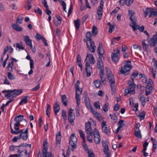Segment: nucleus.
<instances>
[{
    "instance_id": "obj_1",
    "label": "nucleus",
    "mask_w": 157,
    "mask_h": 157,
    "mask_svg": "<svg viewBox=\"0 0 157 157\" xmlns=\"http://www.w3.org/2000/svg\"><path fill=\"white\" fill-rule=\"evenodd\" d=\"M3 93L6 92L8 93L5 94V96L7 97V99H8L11 97L15 98L18 95H20L22 93V90L21 89L13 90H5L2 91Z\"/></svg>"
},
{
    "instance_id": "obj_10",
    "label": "nucleus",
    "mask_w": 157,
    "mask_h": 157,
    "mask_svg": "<svg viewBox=\"0 0 157 157\" xmlns=\"http://www.w3.org/2000/svg\"><path fill=\"white\" fill-rule=\"evenodd\" d=\"M87 47L89 50L91 52L94 53L95 51V49L96 48L95 45L93 41H89V44L87 42H86Z\"/></svg>"
},
{
    "instance_id": "obj_5",
    "label": "nucleus",
    "mask_w": 157,
    "mask_h": 157,
    "mask_svg": "<svg viewBox=\"0 0 157 157\" xmlns=\"http://www.w3.org/2000/svg\"><path fill=\"white\" fill-rule=\"evenodd\" d=\"M74 110L71 108L68 111V119L70 124L73 126L74 125V121L75 119V116L73 112Z\"/></svg>"
},
{
    "instance_id": "obj_35",
    "label": "nucleus",
    "mask_w": 157,
    "mask_h": 157,
    "mask_svg": "<svg viewBox=\"0 0 157 157\" xmlns=\"http://www.w3.org/2000/svg\"><path fill=\"white\" fill-rule=\"evenodd\" d=\"M94 132H90V134H86V138L87 140L90 143L92 142L93 135Z\"/></svg>"
},
{
    "instance_id": "obj_6",
    "label": "nucleus",
    "mask_w": 157,
    "mask_h": 157,
    "mask_svg": "<svg viewBox=\"0 0 157 157\" xmlns=\"http://www.w3.org/2000/svg\"><path fill=\"white\" fill-rule=\"evenodd\" d=\"M94 135L95 142L97 144H99L100 142L101 138L99 133L96 128H95L94 130Z\"/></svg>"
},
{
    "instance_id": "obj_59",
    "label": "nucleus",
    "mask_w": 157,
    "mask_h": 157,
    "mask_svg": "<svg viewBox=\"0 0 157 157\" xmlns=\"http://www.w3.org/2000/svg\"><path fill=\"white\" fill-rule=\"evenodd\" d=\"M128 15L129 17H130L129 18H131L132 17L134 16L135 13L134 12H133L132 10H129L128 11Z\"/></svg>"
},
{
    "instance_id": "obj_18",
    "label": "nucleus",
    "mask_w": 157,
    "mask_h": 157,
    "mask_svg": "<svg viewBox=\"0 0 157 157\" xmlns=\"http://www.w3.org/2000/svg\"><path fill=\"white\" fill-rule=\"evenodd\" d=\"M24 116L22 115H19L16 116L14 118V120L16 121L15 123H19L20 124V122L23 119Z\"/></svg>"
},
{
    "instance_id": "obj_13",
    "label": "nucleus",
    "mask_w": 157,
    "mask_h": 157,
    "mask_svg": "<svg viewBox=\"0 0 157 157\" xmlns=\"http://www.w3.org/2000/svg\"><path fill=\"white\" fill-rule=\"evenodd\" d=\"M129 19L132 21V23L133 24L132 25L130 24V25L133 28V31H135L136 30L137 27L139 26L138 25H136V22L137 21L136 18L135 16H134L132 17H131V18Z\"/></svg>"
},
{
    "instance_id": "obj_42",
    "label": "nucleus",
    "mask_w": 157,
    "mask_h": 157,
    "mask_svg": "<svg viewBox=\"0 0 157 157\" xmlns=\"http://www.w3.org/2000/svg\"><path fill=\"white\" fill-rule=\"evenodd\" d=\"M86 37L88 41H93L92 40V36L90 32H88L86 34Z\"/></svg>"
},
{
    "instance_id": "obj_7",
    "label": "nucleus",
    "mask_w": 157,
    "mask_h": 157,
    "mask_svg": "<svg viewBox=\"0 0 157 157\" xmlns=\"http://www.w3.org/2000/svg\"><path fill=\"white\" fill-rule=\"evenodd\" d=\"M105 0H101L100 3V5L97 8V14L98 15V20H100L101 19V17L102 15V9L103 7V4L104 3V2Z\"/></svg>"
},
{
    "instance_id": "obj_12",
    "label": "nucleus",
    "mask_w": 157,
    "mask_h": 157,
    "mask_svg": "<svg viewBox=\"0 0 157 157\" xmlns=\"http://www.w3.org/2000/svg\"><path fill=\"white\" fill-rule=\"evenodd\" d=\"M85 131L86 134H90V132H94L91 127V124L90 121H87L85 124Z\"/></svg>"
},
{
    "instance_id": "obj_24",
    "label": "nucleus",
    "mask_w": 157,
    "mask_h": 157,
    "mask_svg": "<svg viewBox=\"0 0 157 157\" xmlns=\"http://www.w3.org/2000/svg\"><path fill=\"white\" fill-rule=\"evenodd\" d=\"M62 102L63 104L65 106L67 105V99L65 94L61 96Z\"/></svg>"
},
{
    "instance_id": "obj_56",
    "label": "nucleus",
    "mask_w": 157,
    "mask_h": 157,
    "mask_svg": "<svg viewBox=\"0 0 157 157\" xmlns=\"http://www.w3.org/2000/svg\"><path fill=\"white\" fill-rule=\"evenodd\" d=\"M154 9L152 8V9L150 11V13L148 17H151L152 15L153 16H156V12L154 11Z\"/></svg>"
},
{
    "instance_id": "obj_26",
    "label": "nucleus",
    "mask_w": 157,
    "mask_h": 157,
    "mask_svg": "<svg viewBox=\"0 0 157 157\" xmlns=\"http://www.w3.org/2000/svg\"><path fill=\"white\" fill-rule=\"evenodd\" d=\"M151 140L153 143V148H152V151H154V150H155L157 147V141H156L155 140L154 138L152 137H151Z\"/></svg>"
},
{
    "instance_id": "obj_11",
    "label": "nucleus",
    "mask_w": 157,
    "mask_h": 157,
    "mask_svg": "<svg viewBox=\"0 0 157 157\" xmlns=\"http://www.w3.org/2000/svg\"><path fill=\"white\" fill-rule=\"evenodd\" d=\"M104 57H101L100 56H99L98 59L97 67L98 69L100 71L101 70H104L103 64L102 60V59H104Z\"/></svg>"
},
{
    "instance_id": "obj_15",
    "label": "nucleus",
    "mask_w": 157,
    "mask_h": 157,
    "mask_svg": "<svg viewBox=\"0 0 157 157\" xmlns=\"http://www.w3.org/2000/svg\"><path fill=\"white\" fill-rule=\"evenodd\" d=\"M104 72V70H101L100 71L99 75L102 84L105 85L106 84V82L105 81V76Z\"/></svg>"
},
{
    "instance_id": "obj_9",
    "label": "nucleus",
    "mask_w": 157,
    "mask_h": 157,
    "mask_svg": "<svg viewBox=\"0 0 157 157\" xmlns=\"http://www.w3.org/2000/svg\"><path fill=\"white\" fill-rule=\"evenodd\" d=\"M120 51L119 50H114V52L111 54V58L113 61L117 63L119 60L118 57L120 56Z\"/></svg>"
},
{
    "instance_id": "obj_43",
    "label": "nucleus",
    "mask_w": 157,
    "mask_h": 157,
    "mask_svg": "<svg viewBox=\"0 0 157 157\" xmlns=\"http://www.w3.org/2000/svg\"><path fill=\"white\" fill-rule=\"evenodd\" d=\"M94 85L96 88H99L100 85H101V82L99 79H97L94 82Z\"/></svg>"
},
{
    "instance_id": "obj_17",
    "label": "nucleus",
    "mask_w": 157,
    "mask_h": 157,
    "mask_svg": "<svg viewBox=\"0 0 157 157\" xmlns=\"http://www.w3.org/2000/svg\"><path fill=\"white\" fill-rule=\"evenodd\" d=\"M53 108L54 110L55 114L57 115L60 109L59 102L57 101L55 103L54 106Z\"/></svg>"
},
{
    "instance_id": "obj_19",
    "label": "nucleus",
    "mask_w": 157,
    "mask_h": 157,
    "mask_svg": "<svg viewBox=\"0 0 157 157\" xmlns=\"http://www.w3.org/2000/svg\"><path fill=\"white\" fill-rule=\"evenodd\" d=\"M48 150L47 149H44L42 150V152L43 154V157H51L52 153L51 152H48Z\"/></svg>"
},
{
    "instance_id": "obj_8",
    "label": "nucleus",
    "mask_w": 157,
    "mask_h": 157,
    "mask_svg": "<svg viewBox=\"0 0 157 157\" xmlns=\"http://www.w3.org/2000/svg\"><path fill=\"white\" fill-rule=\"evenodd\" d=\"M157 42V33L153 35L152 37L148 41V44L151 47L155 46Z\"/></svg>"
},
{
    "instance_id": "obj_47",
    "label": "nucleus",
    "mask_w": 157,
    "mask_h": 157,
    "mask_svg": "<svg viewBox=\"0 0 157 157\" xmlns=\"http://www.w3.org/2000/svg\"><path fill=\"white\" fill-rule=\"evenodd\" d=\"M152 9V8H147L145 9L146 11L144 12V17H146L148 13H150V11H151V10Z\"/></svg>"
},
{
    "instance_id": "obj_57",
    "label": "nucleus",
    "mask_w": 157,
    "mask_h": 157,
    "mask_svg": "<svg viewBox=\"0 0 157 157\" xmlns=\"http://www.w3.org/2000/svg\"><path fill=\"white\" fill-rule=\"evenodd\" d=\"M75 109L76 110V116L77 117H78L80 116L79 111L80 109L79 106H77V105H76V108Z\"/></svg>"
},
{
    "instance_id": "obj_31",
    "label": "nucleus",
    "mask_w": 157,
    "mask_h": 157,
    "mask_svg": "<svg viewBox=\"0 0 157 157\" xmlns=\"http://www.w3.org/2000/svg\"><path fill=\"white\" fill-rule=\"evenodd\" d=\"M28 98V96H24L23 98L21 99V101L19 103V105H22L23 103H27L28 102L27 98Z\"/></svg>"
},
{
    "instance_id": "obj_20",
    "label": "nucleus",
    "mask_w": 157,
    "mask_h": 157,
    "mask_svg": "<svg viewBox=\"0 0 157 157\" xmlns=\"http://www.w3.org/2000/svg\"><path fill=\"white\" fill-rule=\"evenodd\" d=\"M88 57L91 64H94L95 62V59L93 56V55L90 53H87L86 58Z\"/></svg>"
},
{
    "instance_id": "obj_54",
    "label": "nucleus",
    "mask_w": 157,
    "mask_h": 157,
    "mask_svg": "<svg viewBox=\"0 0 157 157\" xmlns=\"http://www.w3.org/2000/svg\"><path fill=\"white\" fill-rule=\"evenodd\" d=\"M12 124V122L11 121L10 123V128L11 130V132L12 134H14L15 135H17L19 133V132L18 131H14L13 130V129L12 128V127H11V124Z\"/></svg>"
},
{
    "instance_id": "obj_4",
    "label": "nucleus",
    "mask_w": 157,
    "mask_h": 157,
    "mask_svg": "<svg viewBox=\"0 0 157 157\" xmlns=\"http://www.w3.org/2000/svg\"><path fill=\"white\" fill-rule=\"evenodd\" d=\"M77 139L74 133H72L69 140V144L71 146V150L73 151L77 147Z\"/></svg>"
},
{
    "instance_id": "obj_49",
    "label": "nucleus",
    "mask_w": 157,
    "mask_h": 157,
    "mask_svg": "<svg viewBox=\"0 0 157 157\" xmlns=\"http://www.w3.org/2000/svg\"><path fill=\"white\" fill-rule=\"evenodd\" d=\"M62 116L64 119V121H66L67 120V116L66 115V111L65 110L62 111Z\"/></svg>"
},
{
    "instance_id": "obj_48",
    "label": "nucleus",
    "mask_w": 157,
    "mask_h": 157,
    "mask_svg": "<svg viewBox=\"0 0 157 157\" xmlns=\"http://www.w3.org/2000/svg\"><path fill=\"white\" fill-rule=\"evenodd\" d=\"M13 62L11 61V62H10L7 66V68L10 71H13Z\"/></svg>"
},
{
    "instance_id": "obj_45",
    "label": "nucleus",
    "mask_w": 157,
    "mask_h": 157,
    "mask_svg": "<svg viewBox=\"0 0 157 157\" xmlns=\"http://www.w3.org/2000/svg\"><path fill=\"white\" fill-rule=\"evenodd\" d=\"M138 73L137 71L133 72L131 76V78L132 79V81H134L135 78L138 75Z\"/></svg>"
},
{
    "instance_id": "obj_32",
    "label": "nucleus",
    "mask_w": 157,
    "mask_h": 157,
    "mask_svg": "<svg viewBox=\"0 0 157 157\" xmlns=\"http://www.w3.org/2000/svg\"><path fill=\"white\" fill-rule=\"evenodd\" d=\"M86 73L87 76L89 77L91 75V73L92 72V69L91 67H86Z\"/></svg>"
},
{
    "instance_id": "obj_34",
    "label": "nucleus",
    "mask_w": 157,
    "mask_h": 157,
    "mask_svg": "<svg viewBox=\"0 0 157 157\" xmlns=\"http://www.w3.org/2000/svg\"><path fill=\"white\" fill-rule=\"evenodd\" d=\"M110 86L111 88L112 91V94L113 95L115 92L116 91V87H115V82H113V83L112 82L110 83Z\"/></svg>"
},
{
    "instance_id": "obj_29",
    "label": "nucleus",
    "mask_w": 157,
    "mask_h": 157,
    "mask_svg": "<svg viewBox=\"0 0 157 157\" xmlns=\"http://www.w3.org/2000/svg\"><path fill=\"white\" fill-rule=\"evenodd\" d=\"M103 151L104 154L106 155L105 157H111V152L109 148L107 149H104Z\"/></svg>"
},
{
    "instance_id": "obj_27",
    "label": "nucleus",
    "mask_w": 157,
    "mask_h": 157,
    "mask_svg": "<svg viewBox=\"0 0 157 157\" xmlns=\"http://www.w3.org/2000/svg\"><path fill=\"white\" fill-rule=\"evenodd\" d=\"M152 86H146L145 95L146 96H147L150 94L152 92Z\"/></svg>"
},
{
    "instance_id": "obj_58",
    "label": "nucleus",
    "mask_w": 157,
    "mask_h": 157,
    "mask_svg": "<svg viewBox=\"0 0 157 157\" xmlns=\"http://www.w3.org/2000/svg\"><path fill=\"white\" fill-rule=\"evenodd\" d=\"M108 103H106L104 105L103 107V109L105 112H107L108 110Z\"/></svg>"
},
{
    "instance_id": "obj_60",
    "label": "nucleus",
    "mask_w": 157,
    "mask_h": 157,
    "mask_svg": "<svg viewBox=\"0 0 157 157\" xmlns=\"http://www.w3.org/2000/svg\"><path fill=\"white\" fill-rule=\"evenodd\" d=\"M34 11L35 13H37L41 15L42 13L41 10L38 7H36L34 9Z\"/></svg>"
},
{
    "instance_id": "obj_39",
    "label": "nucleus",
    "mask_w": 157,
    "mask_h": 157,
    "mask_svg": "<svg viewBox=\"0 0 157 157\" xmlns=\"http://www.w3.org/2000/svg\"><path fill=\"white\" fill-rule=\"evenodd\" d=\"M76 29H78L80 25V21L79 19L74 21Z\"/></svg>"
},
{
    "instance_id": "obj_62",
    "label": "nucleus",
    "mask_w": 157,
    "mask_h": 157,
    "mask_svg": "<svg viewBox=\"0 0 157 157\" xmlns=\"http://www.w3.org/2000/svg\"><path fill=\"white\" fill-rule=\"evenodd\" d=\"M47 144H48L46 140L44 141L43 149H47V150L48 149Z\"/></svg>"
},
{
    "instance_id": "obj_36",
    "label": "nucleus",
    "mask_w": 157,
    "mask_h": 157,
    "mask_svg": "<svg viewBox=\"0 0 157 157\" xmlns=\"http://www.w3.org/2000/svg\"><path fill=\"white\" fill-rule=\"evenodd\" d=\"M56 144L59 143L61 140V135L60 132H59L56 135Z\"/></svg>"
},
{
    "instance_id": "obj_44",
    "label": "nucleus",
    "mask_w": 157,
    "mask_h": 157,
    "mask_svg": "<svg viewBox=\"0 0 157 157\" xmlns=\"http://www.w3.org/2000/svg\"><path fill=\"white\" fill-rule=\"evenodd\" d=\"M102 146L104 147V149H109V147L108 145V143L106 140H102Z\"/></svg>"
},
{
    "instance_id": "obj_50",
    "label": "nucleus",
    "mask_w": 157,
    "mask_h": 157,
    "mask_svg": "<svg viewBox=\"0 0 157 157\" xmlns=\"http://www.w3.org/2000/svg\"><path fill=\"white\" fill-rule=\"evenodd\" d=\"M7 77L10 80H14L15 79V77L10 72L8 73Z\"/></svg>"
},
{
    "instance_id": "obj_63",
    "label": "nucleus",
    "mask_w": 157,
    "mask_h": 157,
    "mask_svg": "<svg viewBox=\"0 0 157 157\" xmlns=\"http://www.w3.org/2000/svg\"><path fill=\"white\" fill-rule=\"evenodd\" d=\"M82 145L83 146V147L85 149L86 152L87 153H89L90 152V151L89 150L88 147V146L86 145V144H83Z\"/></svg>"
},
{
    "instance_id": "obj_53",
    "label": "nucleus",
    "mask_w": 157,
    "mask_h": 157,
    "mask_svg": "<svg viewBox=\"0 0 157 157\" xmlns=\"http://www.w3.org/2000/svg\"><path fill=\"white\" fill-rule=\"evenodd\" d=\"M145 115V113L144 111L140 112L138 115V117H140L141 118V120H143L144 118Z\"/></svg>"
},
{
    "instance_id": "obj_52",
    "label": "nucleus",
    "mask_w": 157,
    "mask_h": 157,
    "mask_svg": "<svg viewBox=\"0 0 157 157\" xmlns=\"http://www.w3.org/2000/svg\"><path fill=\"white\" fill-rule=\"evenodd\" d=\"M35 37L36 39L38 40H40V39L42 40L44 37L41 34H39L38 33H36Z\"/></svg>"
},
{
    "instance_id": "obj_30",
    "label": "nucleus",
    "mask_w": 157,
    "mask_h": 157,
    "mask_svg": "<svg viewBox=\"0 0 157 157\" xmlns=\"http://www.w3.org/2000/svg\"><path fill=\"white\" fill-rule=\"evenodd\" d=\"M107 76L110 83L112 82L113 83V82H115V79L113 74L108 75Z\"/></svg>"
},
{
    "instance_id": "obj_33",
    "label": "nucleus",
    "mask_w": 157,
    "mask_h": 157,
    "mask_svg": "<svg viewBox=\"0 0 157 157\" xmlns=\"http://www.w3.org/2000/svg\"><path fill=\"white\" fill-rule=\"evenodd\" d=\"M138 98L140 101L141 102L142 104L144 106L145 105V99L144 96H141V95L138 96Z\"/></svg>"
},
{
    "instance_id": "obj_21",
    "label": "nucleus",
    "mask_w": 157,
    "mask_h": 157,
    "mask_svg": "<svg viewBox=\"0 0 157 157\" xmlns=\"http://www.w3.org/2000/svg\"><path fill=\"white\" fill-rule=\"evenodd\" d=\"M11 26L13 29L17 31L21 32L23 30L22 28L19 26L17 24H12Z\"/></svg>"
},
{
    "instance_id": "obj_46",
    "label": "nucleus",
    "mask_w": 157,
    "mask_h": 157,
    "mask_svg": "<svg viewBox=\"0 0 157 157\" xmlns=\"http://www.w3.org/2000/svg\"><path fill=\"white\" fill-rule=\"evenodd\" d=\"M119 2L120 3H121L122 2L123 3V5L125 4L127 6H129L130 4H132L129 2V1H128V0H120L119 1Z\"/></svg>"
},
{
    "instance_id": "obj_22",
    "label": "nucleus",
    "mask_w": 157,
    "mask_h": 157,
    "mask_svg": "<svg viewBox=\"0 0 157 157\" xmlns=\"http://www.w3.org/2000/svg\"><path fill=\"white\" fill-rule=\"evenodd\" d=\"M102 131L106 135H109L110 133V129L109 126H106L105 127L102 128Z\"/></svg>"
},
{
    "instance_id": "obj_2",
    "label": "nucleus",
    "mask_w": 157,
    "mask_h": 157,
    "mask_svg": "<svg viewBox=\"0 0 157 157\" xmlns=\"http://www.w3.org/2000/svg\"><path fill=\"white\" fill-rule=\"evenodd\" d=\"M132 67L131 65V61H126L125 63V65L121 68L120 71L121 74L126 75H128L129 74L130 70Z\"/></svg>"
},
{
    "instance_id": "obj_3",
    "label": "nucleus",
    "mask_w": 157,
    "mask_h": 157,
    "mask_svg": "<svg viewBox=\"0 0 157 157\" xmlns=\"http://www.w3.org/2000/svg\"><path fill=\"white\" fill-rule=\"evenodd\" d=\"M128 85L127 89L124 90V95H127L128 94H134L135 93V89L136 85L134 83V81H129L128 82Z\"/></svg>"
},
{
    "instance_id": "obj_55",
    "label": "nucleus",
    "mask_w": 157,
    "mask_h": 157,
    "mask_svg": "<svg viewBox=\"0 0 157 157\" xmlns=\"http://www.w3.org/2000/svg\"><path fill=\"white\" fill-rule=\"evenodd\" d=\"M124 121L123 120H121L119 121L117 124L118 126V127H119V128H121L124 126Z\"/></svg>"
},
{
    "instance_id": "obj_38",
    "label": "nucleus",
    "mask_w": 157,
    "mask_h": 157,
    "mask_svg": "<svg viewBox=\"0 0 157 157\" xmlns=\"http://www.w3.org/2000/svg\"><path fill=\"white\" fill-rule=\"evenodd\" d=\"M92 113L94 115V117L98 120H100V115L99 113L97 111L94 110L92 112Z\"/></svg>"
},
{
    "instance_id": "obj_25",
    "label": "nucleus",
    "mask_w": 157,
    "mask_h": 157,
    "mask_svg": "<svg viewBox=\"0 0 157 157\" xmlns=\"http://www.w3.org/2000/svg\"><path fill=\"white\" fill-rule=\"evenodd\" d=\"M75 99L76 101L77 106H79L80 103V97L79 94H78L77 92H75Z\"/></svg>"
},
{
    "instance_id": "obj_64",
    "label": "nucleus",
    "mask_w": 157,
    "mask_h": 157,
    "mask_svg": "<svg viewBox=\"0 0 157 157\" xmlns=\"http://www.w3.org/2000/svg\"><path fill=\"white\" fill-rule=\"evenodd\" d=\"M78 132H79L80 137L81 138H83L84 139V137H85V134L83 133V132L82 131V130L81 129H78Z\"/></svg>"
},
{
    "instance_id": "obj_14",
    "label": "nucleus",
    "mask_w": 157,
    "mask_h": 157,
    "mask_svg": "<svg viewBox=\"0 0 157 157\" xmlns=\"http://www.w3.org/2000/svg\"><path fill=\"white\" fill-rule=\"evenodd\" d=\"M97 51L99 56H100L101 57H104V50L102 45L100 43L98 48Z\"/></svg>"
},
{
    "instance_id": "obj_51",
    "label": "nucleus",
    "mask_w": 157,
    "mask_h": 157,
    "mask_svg": "<svg viewBox=\"0 0 157 157\" xmlns=\"http://www.w3.org/2000/svg\"><path fill=\"white\" fill-rule=\"evenodd\" d=\"M23 17L20 16H18L17 19L16 23L17 24H21L23 21Z\"/></svg>"
},
{
    "instance_id": "obj_16",
    "label": "nucleus",
    "mask_w": 157,
    "mask_h": 157,
    "mask_svg": "<svg viewBox=\"0 0 157 157\" xmlns=\"http://www.w3.org/2000/svg\"><path fill=\"white\" fill-rule=\"evenodd\" d=\"M24 40L25 42V44L27 46H31V44H32V40L29 39V37L28 36H23Z\"/></svg>"
},
{
    "instance_id": "obj_61",
    "label": "nucleus",
    "mask_w": 157,
    "mask_h": 157,
    "mask_svg": "<svg viewBox=\"0 0 157 157\" xmlns=\"http://www.w3.org/2000/svg\"><path fill=\"white\" fill-rule=\"evenodd\" d=\"M105 71L107 76L112 74L110 69L107 67L105 68Z\"/></svg>"
},
{
    "instance_id": "obj_37",
    "label": "nucleus",
    "mask_w": 157,
    "mask_h": 157,
    "mask_svg": "<svg viewBox=\"0 0 157 157\" xmlns=\"http://www.w3.org/2000/svg\"><path fill=\"white\" fill-rule=\"evenodd\" d=\"M92 31V35L93 36H94L97 35L98 31L97 27L95 26H93Z\"/></svg>"
},
{
    "instance_id": "obj_23",
    "label": "nucleus",
    "mask_w": 157,
    "mask_h": 157,
    "mask_svg": "<svg viewBox=\"0 0 157 157\" xmlns=\"http://www.w3.org/2000/svg\"><path fill=\"white\" fill-rule=\"evenodd\" d=\"M28 128H27L24 132V133L22 135L21 137L24 141L26 140L28 138Z\"/></svg>"
},
{
    "instance_id": "obj_28",
    "label": "nucleus",
    "mask_w": 157,
    "mask_h": 157,
    "mask_svg": "<svg viewBox=\"0 0 157 157\" xmlns=\"http://www.w3.org/2000/svg\"><path fill=\"white\" fill-rule=\"evenodd\" d=\"M77 63L78 65L82 69V66L81 63V57L79 54L77 56Z\"/></svg>"
},
{
    "instance_id": "obj_40",
    "label": "nucleus",
    "mask_w": 157,
    "mask_h": 157,
    "mask_svg": "<svg viewBox=\"0 0 157 157\" xmlns=\"http://www.w3.org/2000/svg\"><path fill=\"white\" fill-rule=\"evenodd\" d=\"M134 135L137 137L139 138H142V135L140 130H135Z\"/></svg>"
},
{
    "instance_id": "obj_41",
    "label": "nucleus",
    "mask_w": 157,
    "mask_h": 157,
    "mask_svg": "<svg viewBox=\"0 0 157 157\" xmlns=\"http://www.w3.org/2000/svg\"><path fill=\"white\" fill-rule=\"evenodd\" d=\"M145 39L143 40L142 42V45L143 48L144 49L145 51H147L148 47V45L145 43Z\"/></svg>"
}]
</instances>
